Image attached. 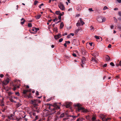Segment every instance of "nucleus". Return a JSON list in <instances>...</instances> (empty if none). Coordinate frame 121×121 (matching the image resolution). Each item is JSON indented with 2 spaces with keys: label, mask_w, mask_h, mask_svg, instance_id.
Segmentation results:
<instances>
[{
  "label": "nucleus",
  "mask_w": 121,
  "mask_h": 121,
  "mask_svg": "<svg viewBox=\"0 0 121 121\" xmlns=\"http://www.w3.org/2000/svg\"><path fill=\"white\" fill-rule=\"evenodd\" d=\"M41 101L38 99H34L31 101V103L33 105V110L37 112V113H39L40 110L39 108L37 107L38 104L40 103Z\"/></svg>",
  "instance_id": "1"
},
{
  "label": "nucleus",
  "mask_w": 121,
  "mask_h": 121,
  "mask_svg": "<svg viewBox=\"0 0 121 121\" xmlns=\"http://www.w3.org/2000/svg\"><path fill=\"white\" fill-rule=\"evenodd\" d=\"M75 106L77 107L78 110V112H79L81 110H82V112H88L89 111L88 110L81 107V104H76L75 105Z\"/></svg>",
  "instance_id": "2"
},
{
  "label": "nucleus",
  "mask_w": 121,
  "mask_h": 121,
  "mask_svg": "<svg viewBox=\"0 0 121 121\" xmlns=\"http://www.w3.org/2000/svg\"><path fill=\"white\" fill-rule=\"evenodd\" d=\"M54 106H55L54 107L52 106V107L49 106L48 107V108L51 111L54 112H55L54 111L55 109H59L60 108L58 106L57 103H55L54 104Z\"/></svg>",
  "instance_id": "3"
},
{
  "label": "nucleus",
  "mask_w": 121,
  "mask_h": 121,
  "mask_svg": "<svg viewBox=\"0 0 121 121\" xmlns=\"http://www.w3.org/2000/svg\"><path fill=\"white\" fill-rule=\"evenodd\" d=\"M106 18L101 16H98L97 18V20L99 22H104L106 20Z\"/></svg>",
  "instance_id": "4"
},
{
  "label": "nucleus",
  "mask_w": 121,
  "mask_h": 121,
  "mask_svg": "<svg viewBox=\"0 0 121 121\" xmlns=\"http://www.w3.org/2000/svg\"><path fill=\"white\" fill-rule=\"evenodd\" d=\"M100 117L102 118V120L103 121H107L108 120H110L111 119L110 118H108L106 119L105 118V116L103 114H101Z\"/></svg>",
  "instance_id": "5"
},
{
  "label": "nucleus",
  "mask_w": 121,
  "mask_h": 121,
  "mask_svg": "<svg viewBox=\"0 0 121 121\" xmlns=\"http://www.w3.org/2000/svg\"><path fill=\"white\" fill-rule=\"evenodd\" d=\"M59 8L62 10H65V7L63 4L61 2H60L58 5Z\"/></svg>",
  "instance_id": "6"
},
{
  "label": "nucleus",
  "mask_w": 121,
  "mask_h": 121,
  "mask_svg": "<svg viewBox=\"0 0 121 121\" xmlns=\"http://www.w3.org/2000/svg\"><path fill=\"white\" fill-rule=\"evenodd\" d=\"M39 30V28H36L35 27H33L32 30L34 32H33L31 31V30H30V33H32L35 34L36 33L37 31Z\"/></svg>",
  "instance_id": "7"
},
{
  "label": "nucleus",
  "mask_w": 121,
  "mask_h": 121,
  "mask_svg": "<svg viewBox=\"0 0 121 121\" xmlns=\"http://www.w3.org/2000/svg\"><path fill=\"white\" fill-rule=\"evenodd\" d=\"M76 117L74 116H69L68 117V119L67 121H71L73 120V119L75 118Z\"/></svg>",
  "instance_id": "8"
},
{
  "label": "nucleus",
  "mask_w": 121,
  "mask_h": 121,
  "mask_svg": "<svg viewBox=\"0 0 121 121\" xmlns=\"http://www.w3.org/2000/svg\"><path fill=\"white\" fill-rule=\"evenodd\" d=\"M9 82V80L8 79H7L5 80H4L2 82L3 86L4 85H5L7 84Z\"/></svg>",
  "instance_id": "9"
},
{
  "label": "nucleus",
  "mask_w": 121,
  "mask_h": 121,
  "mask_svg": "<svg viewBox=\"0 0 121 121\" xmlns=\"http://www.w3.org/2000/svg\"><path fill=\"white\" fill-rule=\"evenodd\" d=\"M61 37V35L60 34H58L54 36V38L56 40L58 39Z\"/></svg>",
  "instance_id": "10"
},
{
  "label": "nucleus",
  "mask_w": 121,
  "mask_h": 121,
  "mask_svg": "<svg viewBox=\"0 0 121 121\" xmlns=\"http://www.w3.org/2000/svg\"><path fill=\"white\" fill-rule=\"evenodd\" d=\"M66 108H69L70 107L71 105L72 104V103L70 102H66Z\"/></svg>",
  "instance_id": "11"
},
{
  "label": "nucleus",
  "mask_w": 121,
  "mask_h": 121,
  "mask_svg": "<svg viewBox=\"0 0 121 121\" xmlns=\"http://www.w3.org/2000/svg\"><path fill=\"white\" fill-rule=\"evenodd\" d=\"M82 63L83 64H84L85 62L86 61V58L84 57H83L81 59Z\"/></svg>",
  "instance_id": "12"
},
{
  "label": "nucleus",
  "mask_w": 121,
  "mask_h": 121,
  "mask_svg": "<svg viewBox=\"0 0 121 121\" xmlns=\"http://www.w3.org/2000/svg\"><path fill=\"white\" fill-rule=\"evenodd\" d=\"M91 61L95 63H96L97 62V61L96 59L93 57H92V59Z\"/></svg>",
  "instance_id": "13"
},
{
  "label": "nucleus",
  "mask_w": 121,
  "mask_h": 121,
  "mask_svg": "<svg viewBox=\"0 0 121 121\" xmlns=\"http://www.w3.org/2000/svg\"><path fill=\"white\" fill-rule=\"evenodd\" d=\"M105 60L106 61H108L110 60V58L109 56H106L105 57Z\"/></svg>",
  "instance_id": "14"
},
{
  "label": "nucleus",
  "mask_w": 121,
  "mask_h": 121,
  "mask_svg": "<svg viewBox=\"0 0 121 121\" xmlns=\"http://www.w3.org/2000/svg\"><path fill=\"white\" fill-rule=\"evenodd\" d=\"M21 24L22 25L24 24V22H25V20L23 18H22L21 20Z\"/></svg>",
  "instance_id": "15"
},
{
  "label": "nucleus",
  "mask_w": 121,
  "mask_h": 121,
  "mask_svg": "<svg viewBox=\"0 0 121 121\" xmlns=\"http://www.w3.org/2000/svg\"><path fill=\"white\" fill-rule=\"evenodd\" d=\"M30 90H24L23 91V94L24 95H25L28 92H30Z\"/></svg>",
  "instance_id": "16"
},
{
  "label": "nucleus",
  "mask_w": 121,
  "mask_h": 121,
  "mask_svg": "<svg viewBox=\"0 0 121 121\" xmlns=\"http://www.w3.org/2000/svg\"><path fill=\"white\" fill-rule=\"evenodd\" d=\"M79 21L80 23H81L82 24V25H83L85 24L84 22H83L81 18H80L79 19Z\"/></svg>",
  "instance_id": "17"
},
{
  "label": "nucleus",
  "mask_w": 121,
  "mask_h": 121,
  "mask_svg": "<svg viewBox=\"0 0 121 121\" xmlns=\"http://www.w3.org/2000/svg\"><path fill=\"white\" fill-rule=\"evenodd\" d=\"M13 114H10V116H8V118L10 119H13Z\"/></svg>",
  "instance_id": "18"
},
{
  "label": "nucleus",
  "mask_w": 121,
  "mask_h": 121,
  "mask_svg": "<svg viewBox=\"0 0 121 121\" xmlns=\"http://www.w3.org/2000/svg\"><path fill=\"white\" fill-rule=\"evenodd\" d=\"M84 120V119L83 118H80L77 120V121H83Z\"/></svg>",
  "instance_id": "19"
},
{
  "label": "nucleus",
  "mask_w": 121,
  "mask_h": 121,
  "mask_svg": "<svg viewBox=\"0 0 121 121\" xmlns=\"http://www.w3.org/2000/svg\"><path fill=\"white\" fill-rule=\"evenodd\" d=\"M41 16V14H39L36 16L35 17L37 19H38L40 18Z\"/></svg>",
  "instance_id": "20"
},
{
  "label": "nucleus",
  "mask_w": 121,
  "mask_h": 121,
  "mask_svg": "<svg viewBox=\"0 0 121 121\" xmlns=\"http://www.w3.org/2000/svg\"><path fill=\"white\" fill-rule=\"evenodd\" d=\"M82 53L83 54H86L87 53L83 49L82 51Z\"/></svg>",
  "instance_id": "21"
},
{
  "label": "nucleus",
  "mask_w": 121,
  "mask_h": 121,
  "mask_svg": "<svg viewBox=\"0 0 121 121\" xmlns=\"http://www.w3.org/2000/svg\"><path fill=\"white\" fill-rule=\"evenodd\" d=\"M64 25L63 23V22H62L60 24V29H61L63 27Z\"/></svg>",
  "instance_id": "22"
},
{
  "label": "nucleus",
  "mask_w": 121,
  "mask_h": 121,
  "mask_svg": "<svg viewBox=\"0 0 121 121\" xmlns=\"http://www.w3.org/2000/svg\"><path fill=\"white\" fill-rule=\"evenodd\" d=\"M33 110L34 112H32V114L34 116H36V113H37V112H36V111H34Z\"/></svg>",
  "instance_id": "23"
},
{
  "label": "nucleus",
  "mask_w": 121,
  "mask_h": 121,
  "mask_svg": "<svg viewBox=\"0 0 121 121\" xmlns=\"http://www.w3.org/2000/svg\"><path fill=\"white\" fill-rule=\"evenodd\" d=\"M80 25L81 24L79 20L78 21V22H77L76 24V26H80Z\"/></svg>",
  "instance_id": "24"
},
{
  "label": "nucleus",
  "mask_w": 121,
  "mask_h": 121,
  "mask_svg": "<svg viewBox=\"0 0 121 121\" xmlns=\"http://www.w3.org/2000/svg\"><path fill=\"white\" fill-rule=\"evenodd\" d=\"M62 15L63 14H59V16H58V18L59 19V20H60L61 19V16H62Z\"/></svg>",
  "instance_id": "25"
},
{
  "label": "nucleus",
  "mask_w": 121,
  "mask_h": 121,
  "mask_svg": "<svg viewBox=\"0 0 121 121\" xmlns=\"http://www.w3.org/2000/svg\"><path fill=\"white\" fill-rule=\"evenodd\" d=\"M60 12L59 11H56V14L57 15H59L60 14H61V13H60Z\"/></svg>",
  "instance_id": "26"
},
{
  "label": "nucleus",
  "mask_w": 121,
  "mask_h": 121,
  "mask_svg": "<svg viewBox=\"0 0 121 121\" xmlns=\"http://www.w3.org/2000/svg\"><path fill=\"white\" fill-rule=\"evenodd\" d=\"M68 119V117H67L66 118L63 119V121H67Z\"/></svg>",
  "instance_id": "27"
},
{
  "label": "nucleus",
  "mask_w": 121,
  "mask_h": 121,
  "mask_svg": "<svg viewBox=\"0 0 121 121\" xmlns=\"http://www.w3.org/2000/svg\"><path fill=\"white\" fill-rule=\"evenodd\" d=\"M64 116V113L61 114L60 116V118L63 117Z\"/></svg>",
  "instance_id": "28"
},
{
  "label": "nucleus",
  "mask_w": 121,
  "mask_h": 121,
  "mask_svg": "<svg viewBox=\"0 0 121 121\" xmlns=\"http://www.w3.org/2000/svg\"><path fill=\"white\" fill-rule=\"evenodd\" d=\"M117 66H121V61H120L118 64H117Z\"/></svg>",
  "instance_id": "29"
},
{
  "label": "nucleus",
  "mask_w": 121,
  "mask_h": 121,
  "mask_svg": "<svg viewBox=\"0 0 121 121\" xmlns=\"http://www.w3.org/2000/svg\"><path fill=\"white\" fill-rule=\"evenodd\" d=\"M28 26L29 27H31L32 26V25L31 23H28Z\"/></svg>",
  "instance_id": "30"
},
{
  "label": "nucleus",
  "mask_w": 121,
  "mask_h": 121,
  "mask_svg": "<svg viewBox=\"0 0 121 121\" xmlns=\"http://www.w3.org/2000/svg\"><path fill=\"white\" fill-rule=\"evenodd\" d=\"M91 30L93 31L94 30V29L93 27L92 26H91L90 27Z\"/></svg>",
  "instance_id": "31"
},
{
  "label": "nucleus",
  "mask_w": 121,
  "mask_h": 121,
  "mask_svg": "<svg viewBox=\"0 0 121 121\" xmlns=\"http://www.w3.org/2000/svg\"><path fill=\"white\" fill-rule=\"evenodd\" d=\"M38 3V1L36 0H35L34 2V4L36 5Z\"/></svg>",
  "instance_id": "32"
},
{
  "label": "nucleus",
  "mask_w": 121,
  "mask_h": 121,
  "mask_svg": "<svg viewBox=\"0 0 121 121\" xmlns=\"http://www.w3.org/2000/svg\"><path fill=\"white\" fill-rule=\"evenodd\" d=\"M108 8L107 6H104L103 8V10H106Z\"/></svg>",
  "instance_id": "33"
},
{
  "label": "nucleus",
  "mask_w": 121,
  "mask_h": 121,
  "mask_svg": "<svg viewBox=\"0 0 121 121\" xmlns=\"http://www.w3.org/2000/svg\"><path fill=\"white\" fill-rule=\"evenodd\" d=\"M114 18L115 22L117 23V21L116 18L115 17H114Z\"/></svg>",
  "instance_id": "34"
},
{
  "label": "nucleus",
  "mask_w": 121,
  "mask_h": 121,
  "mask_svg": "<svg viewBox=\"0 0 121 121\" xmlns=\"http://www.w3.org/2000/svg\"><path fill=\"white\" fill-rule=\"evenodd\" d=\"M63 39L62 38H61L59 40V42H61L63 40Z\"/></svg>",
  "instance_id": "35"
},
{
  "label": "nucleus",
  "mask_w": 121,
  "mask_h": 121,
  "mask_svg": "<svg viewBox=\"0 0 121 121\" xmlns=\"http://www.w3.org/2000/svg\"><path fill=\"white\" fill-rule=\"evenodd\" d=\"M110 64L112 66H114V64L112 62H111L110 63Z\"/></svg>",
  "instance_id": "36"
},
{
  "label": "nucleus",
  "mask_w": 121,
  "mask_h": 121,
  "mask_svg": "<svg viewBox=\"0 0 121 121\" xmlns=\"http://www.w3.org/2000/svg\"><path fill=\"white\" fill-rule=\"evenodd\" d=\"M31 94L30 93L28 96H27L28 97V98H31Z\"/></svg>",
  "instance_id": "37"
},
{
  "label": "nucleus",
  "mask_w": 121,
  "mask_h": 121,
  "mask_svg": "<svg viewBox=\"0 0 121 121\" xmlns=\"http://www.w3.org/2000/svg\"><path fill=\"white\" fill-rule=\"evenodd\" d=\"M95 37L96 39H99V37L96 35H95Z\"/></svg>",
  "instance_id": "38"
},
{
  "label": "nucleus",
  "mask_w": 121,
  "mask_h": 121,
  "mask_svg": "<svg viewBox=\"0 0 121 121\" xmlns=\"http://www.w3.org/2000/svg\"><path fill=\"white\" fill-rule=\"evenodd\" d=\"M88 10L90 12L91 11H93L94 10H92V9L91 8H89L88 9Z\"/></svg>",
  "instance_id": "39"
},
{
  "label": "nucleus",
  "mask_w": 121,
  "mask_h": 121,
  "mask_svg": "<svg viewBox=\"0 0 121 121\" xmlns=\"http://www.w3.org/2000/svg\"><path fill=\"white\" fill-rule=\"evenodd\" d=\"M21 118H17L16 119V120L17 121H19L21 119Z\"/></svg>",
  "instance_id": "40"
},
{
  "label": "nucleus",
  "mask_w": 121,
  "mask_h": 121,
  "mask_svg": "<svg viewBox=\"0 0 121 121\" xmlns=\"http://www.w3.org/2000/svg\"><path fill=\"white\" fill-rule=\"evenodd\" d=\"M23 121H28V119L26 118H23Z\"/></svg>",
  "instance_id": "41"
},
{
  "label": "nucleus",
  "mask_w": 121,
  "mask_h": 121,
  "mask_svg": "<svg viewBox=\"0 0 121 121\" xmlns=\"http://www.w3.org/2000/svg\"><path fill=\"white\" fill-rule=\"evenodd\" d=\"M65 43L66 44H69L70 43V42L69 41H65Z\"/></svg>",
  "instance_id": "42"
},
{
  "label": "nucleus",
  "mask_w": 121,
  "mask_h": 121,
  "mask_svg": "<svg viewBox=\"0 0 121 121\" xmlns=\"http://www.w3.org/2000/svg\"><path fill=\"white\" fill-rule=\"evenodd\" d=\"M72 55L73 56H74V57H76V56H77V55H76L75 54V53H73L72 54Z\"/></svg>",
  "instance_id": "43"
},
{
  "label": "nucleus",
  "mask_w": 121,
  "mask_h": 121,
  "mask_svg": "<svg viewBox=\"0 0 121 121\" xmlns=\"http://www.w3.org/2000/svg\"><path fill=\"white\" fill-rule=\"evenodd\" d=\"M80 30L79 29H77L76 31V33H77Z\"/></svg>",
  "instance_id": "44"
},
{
  "label": "nucleus",
  "mask_w": 121,
  "mask_h": 121,
  "mask_svg": "<svg viewBox=\"0 0 121 121\" xmlns=\"http://www.w3.org/2000/svg\"><path fill=\"white\" fill-rule=\"evenodd\" d=\"M4 75L2 74H1L0 75V77L1 78H2L4 77Z\"/></svg>",
  "instance_id": "45"
},
{
  "label": "nucleus",
  "mask_w": 121,
  "mask_h": 121,
  "mask_svg": "<svg viewBox=\"0 0 121 121\" xmlns=\"http://www.w3.org/2000/svg\"><path fill=\"white\" fill-rule=\"evenodd\" d=\"M119 15L121 17V12L120 11L119 12H118Z\"/></svg>",
  "instance_id": "46"
},
{
  "label": "nucleus",
  "mask_w": 121,
  "mask_h": 121,
  "mask_svg": "<svg viewBox=\"0 0 121 121\" xmlns=\"http://www.w3.org/2000/svg\"><path fill=\"white\" fill-rule=\"evenodd\" d=\"M70 36H71V35H70H70H68L67 36V37L68 38H70Z\"/></svg>",
  "instance_id": "47"
},
{
  "label": "nucleus",
  "mask_w": 121,
  "mask_h": 121,
  "mask_svg": "<svg viewBox=\"0 0 121 121\" xmlns=\"http://www.w3.org/2000/svg\"><path fill=\"white\" fill-rule=\"evenodd\" d=\"M10 101L12 102H15V103H16V102L15 101H14L13 100V99H10Z\"/></svg>",
  "instance_id": "48"
},
{
  "label": "nucleus",
  "mask_w": 121,
  "mask_h": 121,
  "mask_svg": "<svg viewBox=\"0 0 121 121\" xmlns=\"http://www.w3.org/2000/svg\"><path fill=\"white\" fill-rule=\"evenodd\" d=\"M17 89V87L16 86H14L13 89V90L14 91H15Z\"/></svg>",
  "instance_id": "49"
},
{
  "label": "nucleus",
  "mask_w": 121,
  "mask_h": 121,
  "mask_svg": "<svg viewBox=\"0 0 121 121\" xmlns=\"http://www.w3.org/2000/svg\"><path fill=\"white\" fill-rule=\"evenodd\" d=\"M51 98H49V99H48L47 100V102L49 101H50L51 100Z\"/></svg>",
  "instance_id": "50"
},
{
  "label": "nucleus",
  "mask_w": 121,
  "mask_h": 121,
  "mask_svg": "<svg viewBox=\"0 0 121 121\" xmlns=\"http://www.w3.org/2000/svg\"><path fill=\"white\" fill-rule=\"evenodd\" d=\"M111 45L110 44H109L108 47V48H111Z\"/></svg>",
  "instance_id": "51"
},
{
  "label": "nucleus",
  "mask_w": 121,
  "mask_h": 121,
  "mask_svg": "<svg viewBox=\"0 0 121 121\" xmlns=\"http://www.w3.org/2000/svg\"><path fill=\"white\" fill-rule=\"evenodd\" d=\"M35 116V120H36V119H38V116L37 115H36V116Z\"/></svg>",
  "instance_id": "52"
},
{
  "label": "nucleus",
  "mask_w": 121,
  "mask_h": 121,
  "mask_svg": "<svg viewBox=\"0 0 121 121\" xmlns=\"http://www.w3.org/2000/svg\"><path fill=\"white\" fill-rule=\"evenodd\" d=\"M107 64H105L103 65V67H105L107 66Z\"/></svg>",
  "instance_id": "53"
},
{
  "label": "nucleus",
  "mask_w": 121,
  "mask_h": 121,
  "mask_svg": "<svg viewBox=\"0 0 121 121\" xmlns=\"http://www.w3.org/2000/svg\"><path fill=\"white\" fill-rule=\"evenodd\" d=\"M58 20V19L57 18H56L55 19H54L53 20V22H55L56 20V21H57Z\"/></svg>",
  "instance_id": "54"
},
{
  "label": "nucleus",
  "mask_w": 121,
  "mask_h": 121,
  "mask_svg": "<svg viewBox=\"0 0 121 121\" xmlns=\"http://www.w3.org/2000/svg\"><path fill=\"white\" fill-rule=\"evenodd\" d=\"M119 3H121V0H116Z\"/></svg>",
  "instance_id": "55"
},
{
  "label": "nucleus",
  "mask_w": 121,
  "mask_h": 121,
  "mask_svg": "<svg viewBox=\"0 0 121 121\" xmlns=\"http://www.w3.org/2000/svg\"><path fill=\"white\" fill-rule=\"evenodd\" d=\"M36 95H39V93L37 91H36Z\"/></svg>",
  "instance_id": "56"
},
{
  "label": "nucleus",
  "mask_w": 121,
  "mask_h": 121,
  "mask_svg": "<svg viewBox=\"0 0 121 121\" xmlns=\"http://www.w3.org/2000/svg\"><path fill=\"white\" fill-rule=\"evenodd\" d=\"M16 94L18 96H19V94L18 92H16Z\"/></svg>",
  "instance_id": "57"
},
{
  "label": "nucleus",
  "mask_w": 121,
  "mask_h": 121,
  "mask_svg": "<svg viewBox=\"0 0 121 121\" xmlns=\"http://www.w3.org/2000/svg\"><path fill=\"white\" fill-rule=\"evenodd\" d=\"M1 117H2L3 118H4L5 117V115H2V116H1Z\"/></svg>",
  "instance_id": "58"
},
{
  "label": "nucleus",
  "mask_w": 121,
  "mask_h": 121,
  "mask_svg": "<svg viewBox=\"0 0 121 121\" xmlns=\"http://www.w3.org/2000/svg\"><path fill=\"white\" fill-rule=\"evenodd\" d=\"M61 21L60 20V21H58V22H56L55 23V24H57V23H58L60 22Z\"/></svg>",
  "instance_id": "59"
},
{
  "label": "nucleus",
  "mask_w": 121,
  "mask_h": 121,
  "mask_svg": "<svg viewBox=\"0 0 121 121\" xmlns=\"http://www.w3.org/2000/svg\"><path fill=\"white\" fill-rule=\"evenodd\" d=\"M118 9L117 8H115L114 9V10H117Z\"/></svg>",
  "instance_id": "60"
},
{
  "label": "nucleus",
  "mask_w": 121,
  "mask_h": 121,
  "mask_svg": "<svg viewBox=\"0 0 121 121\" xmlns=\"http://www.w3.org/2000/svg\"><path fill=\"white\" fill-rule=\"evenodd\" d=\"M89 45H90L91 46H92V43H89Z\"/></svg>",
  "instance_id": "61"
},
{
  "label": "nucleus",
  "mask_w": 121,
  "mask_h": 121,
  "mask_svg": "<svg viewBox=\"0 0 121 121\" xmlns=\"http://www.w3.org/2000/svg\"><path fill=\"white\" fill-rule=\"evenodd\" d=\"M114 26H111L110 28H111L112 29H113V28Z\"/></svg>",
  "instance_id": "62"
},
{
  "label": "nucleus",
  "mask_w": 121,
  "mask_h": 121,
  "mask_svg": "<svg viewBox=\"0 0 121 121\" xmlns=\"http://www.w3.org/2000/svg\"><path fill=\"white\" fill-rule=\"evenodd\" d=\"M96 118L95 117H93L92 118V120H95Z\"/></svg>",
  "instance_id": "63"
},
{
  "label": "nucleus",
  "mask_w": 121,
  "mask_h": 121,
  "mask_svg": "<svg viewBox=\"0 0 121 121\" xmlns=\"http://www.w3.org/2000/svg\"><path fill=\"white\" fill-rule=\"evenodd\" d=\"M38 121H43V120L42 119H40Z\"/></svg>",
  "instance_id": "64"
}]
</instances>
